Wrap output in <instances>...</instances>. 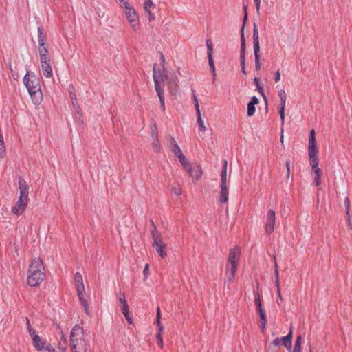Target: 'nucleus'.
Wrapping results in <instances>:
<instances>
[{
    "mask_svg": "<svg viewBox=\"0 0 352 352\" xmlns=\"http://www.w3.org/2000/svg\"><path fill=\"white\" fill-rule=\"evenodd\" d=\"M241 249L238 246L231 249L228 258V264L226 265V278L228 282L231 283L234 277L237 270L238 263L240 258Z\"/></svg>",
    "mask_w": 352,
    "mask_h": 352,
    "instance_id": "5",
    "label": "nucleus"
},
{
    "mask_svg": "<svg viewBox=\"0 0 352 352\" xmlns=\"http://www.w3.org/2000/svg\"><path fill=\"white\" fill-rule=\"evenodd\" d=\"M26 323H27V329H28L30 336H31L32 334V333H36V331L32 327L30 322V320L28 318H26Z\"/></svg>",
    "mask_w": 352,
    "mask_h": 352,
    "instance_id": "42",
    "label": "nucleus"
},
{
    "mask_svg": "<svg viewBox=\"0 0 352 352\" xmlns=\"http://www.w3.org/2000/svg\"><path fill=\"white\" fill-rule=\"evenodd\" d=\"M146 12L148 14V16L149 21H151L154 20L155 16H154V14L151 12V11L149 10V11H146Z\"/></svg>",
    "mask_w": 352,
    "mask_h": 352,
    "instance_id": "58",
    "label": "nucleus"
},
{
    "mask_svg": "<svg viewBox=\"0 0 352 352\" xmlns=\"http://www.w3.org/2000/svg\"><path fill=\"white\" fill-rule=\"evenodd\" d=\"M229 190L227 184H220V192L219 195V201L221 204H225L228 201Z\"/></svg>",
    "mask_w": 352,
    "mask_h": 352,
    "instance_id": "17",
    "label": "nucleus"
},
{
    "mask_svg": "<svg viewBox=\"0 0 352 352\" xmlns=\"http://www.w3.org/2000/svg\"><path fill=\"white\" fill-rule=\"evenodd\" d=\"M285 107H280V109H279V114L281 119V125L283 126L284 122H285Z\"/></svg>",
    "mask_w": 352,
    "mask_h": 352,
    "instance_id": "41",
    "label": "nucleus"
},
{
    "mask_svg": "<svg viewBox=\"0 0 352 352\" xmlns=\"http://www.w3.org/2000/svg\"><path fill=\"white\" fill-rule=\"evenodd\" d=\"M160 61H161V63L162 65V67L164 68V63H165V58H164V56L163 54H160Z\"/></svg>",
    "mask_w": 352,
    "mask_h": 352,
    "instance_id": "61",
    "label": "nucleus"
},
{
    "mask_svg": "<svg viewBox=\"0 0 352 352\" xmlns=\"http://www.w3.org/2000/svg\"><path fill=\"white\" fill-rule=\"evenodd\" d=\"M153 146L155 151H160L161 146L158 138H155V140H153Z\"/></svg>",
    "mask_w": 352,
    "mask_h": 352,
    "instance_id": "40",
    "label": "nucleus"
},
{
    "mask_svg": "<svg viewBox=\"0 0 352 352\" xmlns=\"http://www.w3.org/2000/svg\"><path fill=\"white\" fill-rule=\"evenodd\" d=\"M156 66H157V65L154 64L153 69V80H154V83H155V89H156V83H157V85L159 86L160 89L164 90V85H162L160 84V81L164 82L165 80H168V76L166 73L164 68L162 67V71H157Z\"/></svg>",
    "mask_w": 352,
    "mask_h": 352,
    "instance_id": "11",
    "label": "nucleus"
},
{
    "mask_svg": "<svg viewBox=\"0 0 352 352\" xmlns=\"http://www.w3.org/2000/svg\"><path fill=\"white\" fill-rule=\"evenodd\" d=\"M278 96L280 97V107H285L287 100V95L285 91L284 90L278 91Z\"/></svg>",
    "mask_w": 352,
    "mask_h": 352,
    "instance_id": "33",
    "label": "nucleus"
},
{
    "mask_svg": "<svg viewBox=\"0 0 352 352\" xmlns=\"http://www.w3.org/2000/svg\"><path fill=\"white\" fill-rule=\"evenodd\" d=\"M276 221V213L274 210H270L267 212V219L265 223V232L271 234L274 232V225Z\"/></svg>",
    "mask_w": 352,
    "mask_h": 352,
    "instance_id": "13",
    "label": "nucleus"
},
{
    "mask_svg": "<svg viewBox=\"0 0 352 352\" xmlns=\"http://www.w3.org/2000/svg\"><path fill=\"white\" fill-rule=\"evenodd\" d=\"M240 65H241V67H245V60H240Z\"/></svg>",
    "mask_w": 352,
    "mask_h": 352,
    "instance_id": "64",
    "label": "nucleus"
},
{
    "mask_svg": "<svg viewBox=\"0 0 352 352\" xmlns=\"http://www.w3.org/2000/svg\"><path fill=\"white\" fill-rule=\"evenodd\" d=\"M126 321L129 323V324H131L133 322V319L130 316V315H126L124 316Z\"/></svg>",
    "mask_w": 352,
    "mask_h": 352,
    "instance_id": "60",
    "label": "nucleus"
},
{
    "mask_svg": "<svg viewBox=\"0 0 352 352\" xmlns=\"http://www.w3.org/2000/svg\"><path fill=\"white\" fill-rule=\"evenodd\" d=\"M274 268H275V276H276V286L277 289V293L278 296V300H282V296L280 294V285H279V279H278V265L276 260V257L274 256Z\"/></svg>",
    "mask_w": 352,
    "mask_h": 352,
    "instance_id": "23",
    "label": "nucleus"
},
{
    "mask_svg": "<svg viewBox=\"0 0 352 352\" xmlns=\"http://www.w3.org/2000/svg\"><path fill=\"white\" fill-rule=\"evenodd\" d=\"M71 98L72 100V102L73 101L77 102V98H76V96L74 94L71 95Z\"/></svg>",
    "mask_w": 352,
    "mask_h": 352,
    "instance_id": "63",
    "label": "nucleus"
},
{
    "mask_svg": "<svg viewBox=\"0 0 352 352\" xmlns=\"http://www.w3.org/2000/svg\"><path fill=\"white\" fill-rule=\"evenodd\" d=\"M160 318H161L160 309L158 307L157 308V314H156V324L158 327V333L156 335V338H157V343L158 346H160L161 348H162L164 346L163 340H162V333L163 331V326L161 324Z\"/></svg>",
    "mask_w": 352,
    "mask_h": 352,
    "instance_id": "14",
    "label": "nucleus"
},
{
    "mask_svg": "<svg viewBox=\"0 0 352 352\" xmlns=\"http://www.w3.org/2000/svg\"><path fill=\"white\" fill-rule=\"evenodd\" d=\"M266 324H267V322H260V329L263 333L264 332V331L265 329Z\"/></svg>",
    "mask_w": 352,
    "mask_h": 352,
    "instance_id": "57",
    "label": "nucleus"
},
{
    "mask_svg": "<svg viewBox=\"0 0 352 352\" xmlns=\"http://www.w3.org/2000/svg\"><path fill=\"white\" fill-rule=\"evenodd\" d=\"M311 168L318 166V148H308Z\"/></svg>",
    "mask_w": 352,
    "mask_h": 352,
    "instance_id": "19",
    "label": "nucleus"
},
{
    "mask_svg": "<svg viewBox=\"0 0 352 352\" xmlns=\"http://www.w3.org/2000/svg\"><path fill=\"white\" fill-rule=\"evenodd\" d=\"M58 349L62 352H66L67 351V338L62 333L60 340L58 344Z\"/></svg>",
    "mask_w": 352,
    "mask_h": 352,
    "instance_id": "28",
    "label": "nucleus"
},
{
    "mask_svg": "<svg viewBox=\"0 0 352 352\" xmlns=\"http://www.w3.org/2000/svg\"><path fill=\"white\" fill-rule=\"evenodd\" d=\"M44 349L47 352H55L54 348L50 344H45Z\"/></svg>",
    "mask_w": 352,
    "mask_h": 352,
    "instance_id": "51",
    "label": "nucleus"
},
{
    "mask_svg": "<svg viewBox=\"0 0 352 352\" xmlns=\"http://www.w3.org/2000/svg\"><path fill=\"white\" fill-rule=\"evenodd\" d=\"M293 329L291 327L288 334L284 337L276 338L272 341V344L275 346L282 344L287 351H291L292 346Z\"/></svg>",
    "mask_w": 352,
    "mask_h": 352,
    "instance_id": "10",
    "label": "nucleus"
},
{
    "mask_svg": "<svg viewBox=\"0 0 352 352\" xmlns=\"http://www.w3.org/2000/svg\"><path fill=\"white\" fill-rule=\"evenodd\" d=\"M206 47L209 67L212 74L213 80H214L216 78V69L214 66V62L212 58L213 46L212 41L210 38H208L206 40Z\"/></svg>",
    "mask_w": 352,
    "mask_h": 352,
    "instance_id": "12",
    "label": "nucleus"
},
{
    "mask_svg": "<svg viewBox=\"0 0 352 352\" xmlns=\"http://www.w3.org/2000/svg\"><path fill=\"white\" fill-rule=\"evenodd\" d=\"M280 80V72L278 70L274 74V80L276 82H278Z\"/></svg>",
    "mask_w": 352,
    "mask_h": 352,
    "instance_id": "56",
    "label": "nucleus"
},
{
    "mask_svg": "<svg viewBox=\"0 0 352 352\" xmlns=\"http://www.w3.org/2000/svg\"><path fill=\"white\" fill-rule=\"evenodd\" d=\"M247 19H248V14L245 13V15L243 17V24H244V27L245 26Z\"/></svg>",
    "mask_w": 352,
    "mask_h": 352,
    "instance_id": "62",
    "label": "nucleus"
},
{
    "mask_svg": "<svg viewBox=\"0 0 352 352\" xmlns=\"http://www.w3.org/2000/svg\"><path fill=\"white\" fill-rule=\"evenodd\" d=\"M254 304H255V306L256 307V310H257L258 312L263 311H264L263 309V308H262L261 301V299H260L259 294H257V295L255 296Z\"/></svg>",
    "mask_w": 352,
    "mask_h": 352,
    "instance_id": "34",
    "label": "nucleus"
},
{
    "mask_svg": "<svg viewBox=\"0 0 352 352\" xmlns=\"http://www.w3.org/2000/svg\"><path fill=\"white\" fill-rule=\"evenodd\" d=\"M227 161L225 160L223 162V166L222 168V171L221 173V183L220 184H227Z\"/></svg>",
    "mask_w": 352,
    "mask_h": 352,
    "instance_id": "30",
    "label": "nucleus"
},
{
    "mask_svg": "<svg viewBox=\"0 0 352 352\" xmlns=\"http://www.w3.org/2000/svg\"><path fill=\"white\" fill-rule=\"evenodd\" d=\"M172 192L174 193L176 195H182V189L179 186H175L172 188Z\"/></svg>",
    "mask_w": 352,
    "mask_h": 352,
    "instance_id": "47",
    "label": "nucleus"
},
{
    "mask_svg": "<svg viewBox=\"0 0 352 352\" xmlns=\"http://www.w3.org/2000/svg\"><path fill=\"white\" fill-rule=\"evenodd\" d=\"M155 5L152 0H146L144 3V8L146 11L151 10V8H154Z\"/></svg>",
    "mask_w": 352,
    "mask_h": 352,
    "instance_id": "36",
    "label": "nucleus"
},
{
    "mask_svg": "<svg viewBox=\"0 0 352 352\" xmlns=\"http://www.w3.org/2000/svg\"><path fill=\"white\" fill-rule=\"evenodd\" d=\"M254 113H255V105L252 103L248 102V111H247L248 116L251 117L254 114Z\"/></svg>",
    "mask_w": 352,
    "mask_h": 352,
    "instance_id": "37",
    "label": "nucleus"
},
{
    "mask_svg": "<svg viewBox=\"0 0 352 352\" xmlns=\"http://www.w3.org/2000/svg\"><path fill=\"white\" fill-rule=\"evenodd\" d=\"M312 169V173H313V175H319V174H322V170L321 169L318 167V166H314L313 168H311Z\"/></svg>",
    "mask_w": 352,
    "mask_h": 352,
    "instance_id": "49",
    "label": "nucleus"
},
{
    "mask_svg": "<svg viewBox=\"0 0 352 352\" xmlns=\"http://www.w3.org/2000/svg\"><path fill=\"white\" fill-rule=\"evenodd\" d=\"M240 40H241V47H245V34H244V24H242V27L241 28Z\"/></svg>",
    "mask_w": 352,
    "mask_h": 352,
    "instance_id": "35",
    "label": "nucleus"
},
{
    "mask_svg": "<svg viewBox=\"0 0 352 352\" xmlns=\"http://www.w3.org/2000/svg\"><path fill=\"white\" fill-rule=\"evenodd\" d=\"M69 345L72 352H86L88 340L84 330L79 325H75L70 332Z\"/></svg>",
    "mask_w": 352,
    "mask_h": 352,
    "instance_id": "1",
    "label": "nucleus"
},
{
    "mask_svg": "<svg viewBox=\"0 0 352 352\" xmlns=\"http://www.w3.org/2000/svg\"><path fill=\"white\" fill-rule=\"evenodd\" d=\"M156 92L158 96L160 102V108L162 111H165V104H164V90L160 89L157 84L156 83Z\"/></svg>",
    "mask_w": 352,
    "mask_h": 352,
    "instance_id": "24",
    "label": "nucleus"
},
{
    "mask_svg": "<svg viewBox=\"0 0 352 352\" xmlns=\"http://www.w3.org/2000/svg\"><path fill=\"white\" fill-rule=\"evenodd\" d=\"M74 282L79 300L87 314H89L88 303L85 299V290L82 275L79 272L74 274Z\"/></svg>",
    "mask_w": 352,
    "mask_h": 352,
    "instance_id": "7",
    "label": "nucleus"
},
{
    "mask_svg": "<svg viewBox=\"0 0 352 352\" xmlns=\"http://www.w3.org/2000/svg\"><path fill=\"white\" fill-rule=\"evenodd\" d=\"M321 176H322V174L314 175V181L315 185L317 187H319L320 185Z\"/></svg>",
    "mask_w": 352,
    "mask_h": 352,
    "instance_id": "43",
    "label": "nucleus"
},
{
    "mask_svg": "<svg viewBox=\"0 0 352 352\" xmlns=\"http://www.w3.org/2000/svg\"><path fill=\"white\" fill-rule=\"evenodd\" d=\"M290 164L291 161L289 160L286 161V168H287V179L289 178L290 176Z\"/></svg>",
    "mask_w": 352,
    "mask_h": 352,
    "instance_id": "48",
    "label": "nucleus"
},
{
    "mask_svg": "<svg viewBox=\"0 0 352 352\" xmlns=\"http://www.w3.org/2000/svg\"><path fill=\"white\" fill-rule=\"evenodd\" d=\"M72 105H73L74 111V113H75V118L78 119L82 123V121L81 120L82 115H81V113L80 111V107H79L77 102L73 101L72 102Z\"/></svg>",
    "mask_w": 352,
    "mask_h": 352,
    "instance_id": "31",
    "label": "nucleus"
},
{
    "mask_svg": "<svg viewBox=\"0 0 352 352\" xmlns=\"http://www.w3.org/2000/svg\"><path fill=\"white\" fill-rule=\"evenodd\" d=\"M186 171L192 178L197 180L199 179L202 175L201 168L199 165H190L188 168L186 170Z\"/></svg>",
    "mask_w": 352,
    "mask_h": 352,
    "instance_id": "18",
    "label": "nucleus"
},
{
    "mask_svg": "<svg viewBox=\"0 0 352 352\" xmlns=\"http://www.w3.org/2000/svg\"><path fill=\"white\" fill-rule=\"evenodd\" d=\"M317 148L314 129H312L310 131L308 145V148Z\"/></svg>",
    "mask_w": 352,
    "mask_h": 352,
    "instance_id": "29",
    "label": "nucleus"
},
{
    "mask_svg": "<svg viewBox=\"0 0 352 352\" xmlns=\"http://www.w3.org/2000/svg\"><path fill=\"white\" fill-rule=\"evenodd\" d=\"M249 103H252L254 105L257 104L258 103V99L256 96H253L251 98V100L249 102Z\"/></svg>",
    "mask_w": 352,
    "mask_h": 352,
    "instance_id": "55",
    "label": "nucleus"
},
{
    "mask_svg": "<svg viewBox=\"0 0 352 352\" xmlns=\"http://www.w3.org/2000/svg\"><path fill=\"white\" fill-rule=\"evenodd\" d=\"M46 35L43 32V29L41 26L38 27V47L47 46L46 45Z\"/></svg>",
    "mask_w": 352,
    "mask_h": 352,
    "instance_id": "22",
    "label": "nucleus"
},
{
    "mask_svg": "<svg viewBox=\"0 0 352 352\" xmlns=\"http://www.w3.org/2000/svg\"><path fill=\"white\" fill-rule=\"evenodd\" d=\"M259 317H260V322H267V318L265 311H260L258 312Z\"/></svg>",
    "mask_w": 352,
    "mask_h": 352,
    "instance_id": "50",
    "label": "nucleus"
},
{
    "mask_svg": "<svg viewBox=\"0 0 352 352\" xmlns=\"http://www.w3.org/2000/svg\"><path fill=\"white\" fill-rule=\"evenodd\" d=\"M148 273H149V265H148V264H146L145 267L144 268V270H143V274H144L145 278H147Z\"/></svg>",
    "mask_w": 352,
    "mask_h": 352,
    "instance_id": "52",
    "label": "nucleus"
},
{
    "mask_svg": "<svg viewBox=\"0 0 352 352\" xmlns=\"http://www.w3.org/2000/svg\"><path fill=\"white\" fill-rule=\"evenodd\" d=\"M194 101H195V106L196 112H197V116H201V112H200L199 106V103H198V99L195 96H194Z\"/></svg>",
    "mask_w": 352,
    "mask_h": 352,
    "instance_id": "45",
    "label": "nucleus"
},
{
    "mask_svg": "<svg viewBox=\"0 0 352 352\" xmlns=\"http://www.w3.org/2000/svg\"><path fill=\"white\" fill-rule=\"evenodd\" d=\"M151 135H152L153 140H155V138H157V132L156 128H155V130H153L152 131Z\"/></svg>",
    "mask_w": 352,
    "mask_h": 352,
    "instance_id": "59",
    "label": "nucleus"
},
{
    "mask_svg": "<svg viewBox=\"0 0 352 352\" xmlns=\"http://www.w3.org/2000/svg\"><path fill=\"white\" fill-rule=\"evenodd\" d=\"M302 336L301 335H298L296 339L294 349L291 351H288L289 352H301V345H302Z\"/></svg>",
    "mask_w": 352,
    "mask_h": 352,
    "instance_id": "26",
    "label": "nucleus"
},
{
    "mask_svg": "<svg viewBox=\"0 0 352 352\" xmlns=\"http://www.w3.org/2000/svg\"><path fill=\"white\" fill-rule=\"evenodd\" d=\"M197 123L199 124V130L201 131L205 132L206 131V127L204 124V121L202 120L201 116H197Z\"/></svg>",
    "mask_w": 352,
    "mask_h": 352,
    "instance_id": "38",
    "label": "nucleus"
},
{
    "mask_svg": "<svg viewBox=\"0 0 352 352\" xmlns=\"http://www.w3.org/2000/svg\"><path fill=\"white\" fill-rule=\"evenodd\" d=\"M118 300L121 304V306H123L124 305L127 304L126 300L125 299V296L124 294L120 293L118 296Z\"/></svg>",
    "mask_w": 352,
    "mask_h": 352,
    "instance_id": "44",
    "label": "nucleus"
},
{
    "mask_svg": "<svg viewBox=\"0 0 352 352\" xmlns=\"http://www.w3.org/2000/svg\"><path fill=\"white\" fill-rule=\"evenodd\" d=\"M168 87L171 94H176L177 91V79L175 76H171L168 79Z\"/></svg>",
    "mask_w": 352,
    "mask_h": 352,
    "instance_id": "21",
    "label": "nucleus"
},
{
    "mask_svg": "<svg viewBox=\"0 0 352 352\" xmlns=\"http://www.w3.org/2000/svg\"><path fill=\"white\" fill-rule=\"evenodd\" d=\"M30 337L32 340L33 346L37 351H41L44 349L46 340H42L36 332L34 333H32Z\"/></svg>",
    "mask_w": 352,
    "mask_h": 352,
    "instance_id": "16",
    "label": "nucleus"
},
{
    "mask_svg": "<svg viewBox=\"0 0 352 352\" xmlns=\"http://www.w3.org/2000/svg\"><path fill=\"white\" fill-rule=\"evenodd\" d=\"M168 148L175 154V157L182 153L176 140L172 137L168 140Z\"/></svg>",
    "mask_w": 352,
    "mask_h": 352,
    "instance_id": "20",
    "label": "nucleus"
},
{
    "mask_svg": "<svg viewBox=\"0 0 352 352\" xmlns=\"http://www.w3.org/2000/svg\"><path fill=\"white\" fill-rule=\"evenodd\" d=\"M253 49L255 58V69L256 70L258 71L261 69L260 45L259 33L256 23H254L253 26Z\"/></svg>",
    "mask_w": 352,
    "mask_h": 352,
    "instance_id": "9",
    "label": "nucleus"
},
{
    "mask_svg": "<svg viewBox=\"0 0 352 352\" xmlns=\"http://www.w3.org/2000/svg\"><path fill=\"white\" fill-rule=\"evenodd\" d=\"M344 206H345L346 215L348 216V218L349 219L350 218V216H349L350 200L348 197H346L344 198Z\"/></svg>",
    "mask_w": 352,
    "mask_h": 352,
    "instance_id": "39",
    "label": "nucleus"
},
{
    "mask_svg": "<svg viewBox=\"0 0 352 352\" xmlns=\"http://www.w3.org/2000/svg\"><path fill=\"white\" fill-rule=\"evenodd\" d=\"M45 276L43 262L40 258H34L29 267L27 283L30 287L39 285Z\"/></svg>",
    "mask_w": 352,
    "mask_h": 352,
    "instance_id": "3",
    "label": "nucleus"
},
{
    "mask_svg": "<svg viewBox=\"0 0 352 352\" xmlns=\"http://www.w3.org/2000/svg\"><path fill=\"white\" fill-rule=\"evenodd\" d=\"M176 157L178 158L179 162L182 164L185 170L187 168H188V167L190 166L188 160L186 157L183 153H180L179 155H177Z\"/></svg>",
    "mask_w": 352,
    "mask_h": 352,
    "instance_id": "27",
    "label": "nucleus"
},
{
    "mask_svg": "<svg viewBox=\"0 0 352 352\" xmlns=\"http://www.w3.org/2000/svg\"><path fill=\"white\" fill-rule=\"evenodd\" d=\"M20 196L16 204L12 207V212L17 217L21 215L28 206L29 187L25 180L20 177L19 178Z\"/></svg>",
    "mask_w": 352,
    "mask_h": 352,
    "instance_id": "4",
    "label": "nucleus"
},
{
    "mask_svg": "<svg viewBox=\"0 0 352 352\" xmlns=\"http://www.w3.org/2000/svg\"><path fill=\"white\" fill-rule=\"evenodd\" d=\"M255 3L256 12L258 14H260V6H261V0H254Z\"/></svg>",
    "mask_w": 352,
    "mask_h": 352,
    "instance_id": "54",
    "label": "nucleus"
},
{
    "mask_svg": "<svg viewBox=\"0 0 352 352\" xmlns=\"http://www.w3.org/2000/svg\"><path fill=\"white\" fill-rule=\"evenodd\" d=\"M23 83L34 104L41 102L43 94L41 90L39 79L34 72L28 71L23 77Z\"/></svg>",
    "mask_w": 352,
    "mask_h": 352,
    "instance_id": "2",
    "label": "nucleus"
},
{
    "mask_svg": "<svg viewBox=\"0 0 352 352\" xmlns=\"http://www.w3.org/2000/svg\"><path fill=\"white\" fill-rule=\"evenodd\" d=\"M153 225V229L151 231L153 243L152 245L155 249L157 254L162 257L164 258L167 255L166 244L162 241L161 234L158 232L156 226L154 225L153 221H151Z\"/></svg>",
    "mask_w": 352,
    "mask_h": 352,
    "instance_id": "6",
    "label": "nucleus"
},
{
    "mask_svg": "<svg viewBox=\"0 0 352 352\" xmlns=\"http://www.w3.org/2000/svg\"><path fill=\"white\" fill-rule=\"evenodd\" d=\"M120 7L125 10L126 17L134 31H137L139 27V18L133 8L128 2H124Z\"/></svg>",
    "mask_w": 352,
    "mask_h": 352,
    "instance_id": "8",
    "label": "nucleus"
},
{
    "mask_svg": "<svg viewBox=\"0 0 352 352\" xmlns=\"http://www.w3.org/2000/svg\"><path fill=\"white\" fill-rule=\"evenodd\" d=\"M40 60L50 59L49 51L47 46L38 47Z\"/></svg>",
    "mask_w": 352,
    "mask_h": 352,
    "instance_id": "25",
    "label": "nucleus"
},
{
    "mask_svg": "<svg viewBox=\"0 0 352 352\" xmlns=\"http://www.w3.org/2000/svg\"><path fill=\"white\" fill-rule=\"evenodd\" d=\"M121 310L124 316L129 315V307L128 304L124 305L123 306H121Z\"/></svg>",
    "mask_w": 352,
    "mask_h": 352,
    "instance_id": "46",
    "label": "nucleus"
},
{
    "mask_svg": "<svg viewBox=\"0 0 352 352\" xmlns=\"http://www.w3.org/2000/svg\"><path fill=\"white\" fill-rule=\"evenodd\" d=\"M41 61V68L43 75L47 78H52L53 76L51 60L50 59L43 60Z\"/></svg>",
    "mask_w": 352,
    "mask_h": 352,
    "instance_id": "15",
    "label": "nucleus"
},
{
    "mask_svg": "<svg viewBox=\"0 0 352 352\" xmlns=\"http://www.w3.org/2000/svg\"><path fill=\"white\" fill-rule=\"evenodd\" d=\"M240 60H245V47H241Z\"/></svg>",
    "mask_w": 352,
    "mask_h": 352,
    "instance_id": "53",
    "label": "nucleus"
},
{
    "mask_svg": "<svg viewBox=\"0 0 352 352\" xmlns=\"http://www.w3.org/2000/svg\"><path fill=\"white\" fill-rule=\"evenodd\" d=\"M254 83L256 87L257 91L263 96L265 100H266L264 89L262 86L260 85V79L257 77H255L254 79Z\"/></svg>",
    "mask_w": 352,
    "mask_h": 352,
    "instance_id": "32",
    "label": "nucleus"
}]
</instances>
